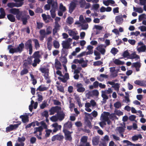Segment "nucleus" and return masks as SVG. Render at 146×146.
I'll return each mask as SVG.
<instances>
[{
	"label": "nucleus",
	"instance_id": "51",
	"mask_svg": "<svg viewBox=\"0 0 146 146\" xmlns=\"http://www.w3.org/2000/svg\"><path fill=\"white\" fill-rule=\"evenodd\" d=\"M114 106L115 108L119 109L121 108V104L120 102H117L114 104Z\"/></svg>",
	"mask_w": 146,
	"mask_h": 146
},
{
	"label": "nucleus",
	"instance_id": "1",
	"mask_svg": "<svg viewBox=\"0 0 146 146\" xmlns=\"http://www.w3.org/2000/svg\"><path fill=\"white\" fill-rule=\"evenodd\" d=\"M13 46L12 45H10L8 46V49L9 50V52L11 54L17 53H21L23 50L24 48V43H21L19 44L18 46L14 48H12Z\"/></svg>",
	"mask_w": 146,
	"mask_h": 146
},
{
	"label": "nucleus",
	"instance_id": "46",
	"mask_svg": "<svg viewBox=\"0 0 146 146\" xmlns=\"http://www.w3.org/2000/svg\"><path fill=\"white\" fill-rule=\"evenodd\" d=\"M39 70L42 73H45L49 72V69L47 68L41 67L39 69Z\"/></svg>",
	"mask_w": 146,
	"mask_h": 146
},
{
	"label": "nucleus",
	"instance_id": "9",
	"mask_svg": "<svg viewBox=\"0 0 146 146\" xmlns=\"http://www.w3.org/2000/svg\"><path fill=\"white\" fill-rule=\"evenodd\" d=\"M67 31L69 35L72 36V39L77 40L79 38V36L77 35L78 34L77 31L75 30L68 29Z\"/></svg>",
	"mask_w": 146,
	"mask_h": 146
},
{
	"label": "nucleus",
	"instance_id": "17",
	"mask_svg": "<svg viewBox=\"0 0 146 146\" xmlns=\"http://www.w3.org/2000/svg\"><path fill=\"white\" fill-rule=\"evenodd\" d=\"M61 108L58 106L53 107H52L49 110L50 114L52 115L54 114L55 113L58 112L59 110L61 109Z\"/></svg>",
	"mask_w": 146,
	"mask_h": 146
},
{
	"label": "nucleus",
	"instance_id": "63",
	"mask_svg": "<svg viewBox=\"0 0 146 146\" xmlns=\"http://www.w3.org/2000/svg\"><path fill=\"white\" fill-rule=\"evenodd\" d=\"M39 33L40 35L45 36L46 34V31L45 29H41L39 31Z\"/></svg>",
	"mask_w": 146,
	"mask_h": 146
},
{
	"label": "nucleus",
	"instance_id": "64",
	"mask_svg": "<svg viewBox=\"0 0 146 146\" xmlns=\"http://www.w3.org/2000/svg\"><path fill=\"white\" fill-rule=\"evenodd\" d=\"M48 104L46 102L44 101L40 105V108L41 109L44 108L48 106Z\"/></svg>",
	"mask_w": 146,
	"mask_h": 146
},
{
	"label": "nucleus",
	"instance_id": "2",
	"mask_svg": "<svg viewBox=\"0 0 146 146\" xmlns=\"http://www.w3.org/2000/svg\"><path fill=\"white\" fill-rule=\"evenodd\" d=\"M40 55L39 54V52L38 51H36L35 52L31 58H34L35 59L34 60V62L32 64V65L34 67H36L37 64H39L40 62L39 59Z\"/></svg>",
	"mask_w": 146,
	"mask_h": 146
},
{
	"label": "nucleus",
	"instance_id": "24",
	"mask_svg": "<svg viewBox=\"0 0 146 146\" xmlns=\"http://www.w3.org/2000/svg\"><path fill=\"white\" fill-rule=\"evenodd\" d=\"M106 93L103 91H102L101 96L103 98L102 102L103 103H106V100L108 99V97Z\"/></svg>",
	"mask_w": 146,
	"mask_h": 146
},
{
	"label": "nucleus",
	"instance_id": "21",
	"mask_svg": "<svg viewBox=\"0 0 146 146\" xmlns=\"http://www.w3.org/2000/svg\"><path fill=\"white\" fill-rule=\"evenodd\" d=\"M64 138L63 135H57L53 136L51 140L52 141H55L56 140H61Z\"/></svg>",
	"mask_w": 146,
	"mask_h": 146
},
{
	"label": "nucleus",
	"instance_id": "14",
	"mask_svg": "<svg viewBox=\"0 0 146 146\" xmlns=\"http://www.w3.org/2000/svg\"><path fill=\"white\" fill-rule=\"evenodd\" d=\"M57 7V3H55L52 6V9L50 11L51 15L52 17L54 18L55 17L56 14L55 10Z\"/></svg>",
	"mask_w": 146,
	"mask_h": 146
},
{
	"label": "nucleus",
	"instance_id": "25",
	"mask_svg": "<svg viewBox=\"0 0 146 146\" xmlns=\"http://www.w3.org/2000/svg\"><path fill=\"white\" fill-rule=\"evenodd\" d=\"M78 27H81V29L83 30H86L88 28V25L86 22L80 24V25H78Z\"/></svg>",
	"mask_w": 146,
	"mask_h": 146
},
{
	"label": "nucleus",
	"instance_id": "62",
	"mask_svg": "<svg viewBox=\"0 0 146 146\" xmlns=\"http://www.w3.org/2000/svg\"><path fill=\"white\" fill-rule=\"evenodd\" d=\"M58 90H59L60 92H64V87L61 86H56Z\"/></svg>",
	"mask_w": 146,
	"mask_h": 146
},
{
	"label": "nucleus",
	"instance_id": "26",
	"mask_svg": "<svg viewBox=\"0 0 146 146\" xmlns=\"http://www.w3.org/2000/svg\"><path fill=\"white\" fill-rule=\"evenodd\" d=\"M122 17L123 16L121 15L116 17L115 21L117 24H120L122 23L123 20Z\"/></svg>",
	"mask_w": 146,
	"mask_h": 146
},
{
	"label": "nucleus",
	"instance_id": "33",
	"mask_svg": "<svg viewBox=\"0 0 146 146\" xmlns=\"http://www.w3.org/2000/svg\"><path fill=\"white\" fill-rule=\"evenodd\" d=\"M85 22L86 21L84 19L83 16L82 15H81L79 17V21L76 22L75 23V24L77 25H80V24Z\"/></svg>",
	"mask_w": 146,
	"mask_h": 146
},
{
	"label": "nucleus",
	"instance_id": "54",
	"mask_svg": "<svg viewBox=\"0 0 146 146\" xmlns=\"http://www.w3.org/2000/svg\"><path fill=\"white\" fill-rule=\"evenodd\" d=\"M79 4L80 7L84 8L86 4V2L85 0H79Z\"/></svg>",
	"mask_w": 146,
	"mask_h": 146
},
{
	"label": "nucleus",
	"instance_id": "28",
	"mask_svg": "<svg viewBox=\"0 0 146 146\" xmlns=\"http://www.w3.org/2000/svg\"><path fill=\"white\" fill-rule=\"evenodd\" d=\"M125 125H124L123 126L119 127H117L116 131L117 133H123L125 131Z\"/></svg>",
	"mask_w": 146,
	"mask_h": 146
},
{
	"label": "nucleus",
	"instance_id": "10",
	"mask_svg": "<svg viewBox=\"0 0 146 146\" xmlns=\"http://www.w3.org/2000/svg\"><path fill=\"white\" fill-rule=\"evenodd\" d=\"M63 132L64 133L65 139L66 140L71 141L72 139L71 134L73 132H70L66 129H63Z\"/></svg>",
	"mask_w": 146,
	"mask_h": 146
},
{
	"label": "nucleus",
	"instance_id": "4",
	"mask_svg": "<svg viewBox=\"0 0 146 146\" xmlns=\"http://www.w3.org/2000/svg\"><path fill=\"white\" fill-rule=\"evenodd\" d=\"M24 0H14L16 2L15 3L11 2L8 3L7 6L10 8H13L14 7H19L21 6L23 4V1Z\"/></svg>",
	"mask_w": 146,
	"mask_h": 146
},
{
	"label": "nucleus",
	"instance_id": "55",
	"mask_svg": "<svg viewBox=\"0 0 146 146\" xmlns=\"http://www.w3.org/2000/svg\"><path fill=\"white\" fill-rule=\"evenodd\" d=\"M114 113L115 114L118 116L123 115V113L120 110H115Z\"/></svg>",
	"mask_w": 146,
	"mask_h": 146
},
{
	"label": "nucleus",
	"instance_id": "44",
	"mask_svg": "<svg viewBox=\"0 0 146 146\" xmlns=\"http://www.w3.org/2000/svg\"><path fill=\"white\" fill-rule=\"evenodd\" d=\"M44 78L47 80V83H49L50 82V77L49 76V72L44 74Z\"/></svg>",
	"mask_w": 146,
	"mask_h": 146
},
{
	"label": "nucleus",
	"instance_id": "48",
	"mask_svg": "<svg viewBox=\"0 0 146 146\" xmlns=\"http://www.w3.org/2000/svg\"><path fill=\"white\" fill-rule=\"evenodd\" d=\"M36 94L37 95L38 101L41 102L43 100V97L42 95V94L40 92H37Z\"/></svg>",
	"mask_w": 146,
	"mask_h": 146
},
{
	"label": "nucleus",
	"instance_id": "41",
	"mask_svg": "<svg viewBox=\"0 0 146 146\" xmlns=\"http://www.w3.org/2000/svg\"><path fill=\"white\" fill-rule=\"evenodd\" d=\"M8 19L11 22H14L15 21V18L14 16L11 14H9L7 15Z\"/></svg>",
	"mask_w": 146,
	"mask_h": 146
},
{
	"label": "nucleus",
	"instance_id": "40",
	"mask_svg": "<svg viewBox=\"0 0 146 146\" xmlns=\"http://www.w3.org/2000/svg\"><path fill=\"white\" fill-rule=\"evenodd\" d=\"M88 94L90 95H93L95 96H98L99 93L98 91L97 90H94L91 92H89Z\"/></svg>",
	"mask_w": 146,
	"mask_h": 146
},
{
	"label": "nucleus",
	"instance_id": "8",
	"mask_svg": "<svg viewBox=\"0 0 146 146\" xmlns=\"http://www.w3.org/2000/svg\"><path fill=\"white\" fill-rule=\"evenodd\" d=\"M25 46L26 49L29 50V54L31 55L33 52V46L32 45V41L31 39L28 40L25 43Z\"/></svg>",
	"mask_w": 146,
	"mask_h": 146
},
{
	"label": "nucleus",
	"instance_id": "29",
	"mask_svg": "<svg viewBox=\"0 0 146 146\" xmlns=\"http://www.w3.org/2000/svg\"><path fill=\"white\" fill-rule=\"evenodd\" d=\"M32 63V60L31 58H30L28 59L27 60L24 61L23 66L26 68L28 67Z\"/></svg>",
	"mask_w": 146,
	"mask_h": 146
},
{
	"label": "nucleus",
	"instance_id": "52",
	"mask_svg": "<svg viewBox=\"0 0 146 146\" xmlns=\"http://www.w3.org/2000/svg\"><path fill=\"white\" fill-rule=\"evenodd\" d=\"M40 125V126H41L43 128L46 129L47 128V125H46V123L43 121H42L40 122H39V126Z\"/></svg>",
	"mask_w": 146,
	"mask_h": 146
},
{
	"label": "nucleus",
	"instance_id": "30",
	"mask_svg": "<svg viewBox=\"0 0 146 146\" xmlns=\"http://www.w3.org/2000/svg\"><path fill=\"white\" fill-rule=\"evenodd\" d=\"M113 62L115 65L117 66L122 65L124 64V62L117 59H113Z\"/></svg>",
	"mask_w": 146,
	"mask_h": 146
},
{
	"label": "nucleus",
	"instance_id": "53",
	"mask_svg": "<svg viewBox=\"0 0 146 146\" xmlns=\"http://www.w3.org/2000/svg\"><path fill=\"white\" fill-rule=\"evenodd\" d=\"M52 28L50 26L48 27L46 29V35H49L50 34L52 31Z\"/></svg>",
	"mask_w": 146,
	"mask_h": 146
},
{
	"label": "nucleus",
	"instance_id": "39",
	"mask_svg": "<svg viewBox=\"0 0 146 146\" xmlns=\"http://www.w3.org/2000/svg\"><path fill=\"white\" fill-rule=\"evenodd\" d=\"M33 40L34 42L35 47L36 49V50L38 49L40 47V45L38 41L36 39H33Z\"/></svg>",
	"mask_w": 146,
	"mask_h": 146
},
{
	"label": "nucleus",
	"instance_id": "45",
	"mask_svg": "<svg viewBox=\"0 0 146 146\" xmlns=\"http://www.w3.org/2000/svg\"><path fill=\"white\" fill-rule=\"evenodd\" d=\"M87 137L86 136L82 137L80 139V143H88L87 142Z\"/></svg>",
	"mask_w": 146,
	"mask_h": 146
},
{
	"label": "nucleus",
	"instance_id": "58",
	"mask_svg": "<svg viewBox=\"0 0 146 146\" xmlns=\"http://www.w3.org/2000/svg\"><path fill=\"white\" fill-rule=\"evenodd\" d=\"M52 130L51 129H47L45 131L46 134L45 137H47L50 136V133L52 132Z\"/></svg>",
	"mask_w": 146,
	"mask_h": 146
},
{
	"label": "nucleus",
	"instance_id": "22",
	"mask_svg": "<svg viewBox=\"0 0 146 146\" xmlns=\"http://www.w3.org/2000/svg\"><path fill=\"white\" fill-rule=\"evenodd\" d=\"M52 126L54 128L53 131L54 132H56L58 130H60L62 126L61 125H58L57 123H55L52 125Z\"/></svg>",
	"mask_w": 146,
	"mask_h": 146
},
{
	"label": "nucleus",
	"instance_id": "34",
	"mask_svg": "<svg viewBox=\"0 0 146 146\" xmlns=\"http://www.w3.org/2000/svg\"><path fill=\"white\" fill-rule=\"evenodd\" d=\"M128 58L131 59H135L136 60H137L139 59V56L137 55L135 52H134L131 54H130L129 57Z\"/></svg>",
	"mask_w": 146,
	"mask_h": 146
},
{
	"label": "nucleus",
	"instance_id": "32",
	"mask_svg": "<svg viewBox=\"0 0 146 146\" xmlns=\"http://www.w3.org/2000/svg\"><path fill=\"white\" fill-rule=\"evenodd\" d=\"M94 47L90 45H88L87 47V49L88 50V51L86 52V55H89L92 54L93 53V48Z\"/></svg>",
	"mask_w": 146,
	"mask_h": 146
},
{
	"label": "nucleus",
	"instance_id": "49",
	"mask_svg": "<svg viewBox=\"0 0 146 146\" xmlns=\"http://www.w3.org/2000/svg\"><path fill=\"white\" fill-rule=\"evenodd\" d=\"M53 45L56 48H59L60 45L59 42L56 40H54L53 41Z\"/></svg>",
	"mask_w": 146,
	"mask_h": 146
},
{
	"label": "nucleus",
	"instance_id": "12",
	"mask_svg": "<svg viewBox=\"0 0 146 146\" xmlns=\"http://www.w3.org/2000/svg\"><path fill=\"white\" fill-rule=\"evenodd\" d=\"M21 123H19L14 125H10L9 126L6 128V131L7 132H9L16 129L21 124Z\"/></svg>",
	"mask_w": 146,
	"mask_h": 146
},
{
	"label": "nucleus",
	"instance_id": "43",
	"mask_svg": "<svg viewBox=\"0 0 146 146\" xmlns=\"http://www.w3.org/2000/svg\"><path fill=\"white\" fill-rule=\"evenodd\" d=\"M119 84L118 83H116L113 85L112 86V87L114 88L115 90H116L118 93L119 91Z\"/></svg>",
	"mask_w": 146,
	"mask_h": 146
},
{
	"label": "nucleus",
	"instance_id": "60",
	"mask_svg": "<svg viewBox=\"0 0 146 146\" xmlns=\"http://www.w3.org/2000/svg\"><path fill=\"white\" fill-rule=\"evenodd\" d=\"M59 9L61 11L64 12L66 11V7L64 6L62 3L60 4Z\"/></svg>",
	"mask_w": 146,
	"mask_h": 146
},
{
	"label": "nucleus",
	"instance_id": "19",
	"mask_svg": "<svg viewBox=\"0 0 146 146\" xmlns=\"http://www.w3.org/2000/svg\"><path fill=\"white\" fill-rule=\"evenodd\" d=\"M110 113L108 112H104L103 113H102L101 119H102L103 121H106L109 119V116Z\"/></svg>",
	"mask_w": 146,
	"mask_h": 146
},
{
	"label": "nucleus",
	"instance_id": "36",
	"mask_svg": "<svg viewBox=\"0 0 146 146\" xmlns=\"http://www.w3.org/2000/svg\"><path fill=\"white\" fill-rule=\"evenodd\" d=\"M47 87L45 86L44 85H40L36 89V91H44L47 90L48 89Z\"/></svg>",
	"mask_w": 146,
	"mask_h": 146
},
{
	"label": "nucleus",
	"instance_id": "6",
	"mask_svg": "<svg viewBox=\"0 0 146 146\" xmlns=\"http://www.w3.org/2000/svg\"><path fill=\"white\" fill-rule=\"evenodd\" d=\"M72 39L71 38H68L67 40L63 41L62 42V45L63 48H65L67 49L71 48V45Z\"/></svg>",
	"mask_w": 146,
	"mask_h": 146
},
{
	"label": "nucleus",
	"instance_id": "56",
	"mask_svg": "<svg viewBox=\"0 0 146 146\" xmlns=\"http://www.w3.org/2000/svg\"><path fill=\"white\" fill-rule=\"evenodd\" d=\"M80 48L79 47L76 48L75 50V51H74L71 54L72 56H75L76 55V53L79 52L80 50Z\"/></svg>",
	"mask_w": 146,
	"mask_h": 146
},
{
	"label": "nucleus",
	"instance_id": "13",
	"mask_svg": "<svg viewBox=\"0 0 146 146\" xmlns=\"http://www.w3.org/2000/svg\"><path fill=\"white\" fill-rule=\"evenodd\" d=\"M106 46H105L104 45L101 44L97 47L96 49L100 52L101 54H104L106 52Z\"/></svg>",
	"mask_w": 146,
	"mask_h": 146
},
{
	"label": "nucleus",
	"instance_id": "59",
	"mask_svg": "<svg viewBox=\"0 0 146 146\" xmlns=\"http://www.w3.org/2000/svg\"><path fill=\"white\" fill-rule=\"evenodd\" d=\"M125 99L123 100V102L128 103L130 102L129 97L128 96H125L124 97Z\"/></svg>",
	"mask_w": 146,
	"mask_h": 146
},
{
	"label": "nucleus",
	"instance_id": "7",
	"mask_svg": "<svg viewBox=\"0 0 146 146\" xmlns=\"http://www.w3.org/2000/svg\"><path fill=\"white\" fill-rule=\"evenodd\" d=\"M137 50L139 53L145 52L146 50V46L142 42L140 41L138 43Z\"/></svg>",
	"mask_w": 146,
	"mask_h": 146
},
{
	"label": "nucleus",
	"instance_id": "3",
	"mask_svg": "<svg viewBox=\"0 0 146 146\" xmlns=\"http://www.w3.org/2000/svg\"><path fill=\"white\" fill-rule=\"evenodd\" d=\"M56 74L62 77H58V79L64 83L66 82L69 79V74L68 73H66L64 75H63L61 71L58 70L56 72Z\"/></svg>",
	"mask_w": 146,
	"mask_h": 146
},
{
	"label": "nucleus",
	"instance_id": "42",
	"mask_svg": "<svg viewBox=\"0 0 146 146\" xmlns=\"http://www.w3.org/2000/svg\"><path fill=\"white\" fill-rule=\"evenodd\" d=\"M142 136L140 134L138 135H135L133 136L132 137V141H135L137 140L139 138H142Z\"/></svg>",
	"mask_w": 146,
	"mask_h": 146
},
{
	"label": "nucleus",
	"instance_id": "20",
	"mask_svg": "<svg viewBox=\"0 0 146 146\" xmlns=\"http://www.w3.org/2000/svg\"><path fill=\"white\" fill-rule=\"evenodd\" d=\"M134 83L141 86L146 87V81L136 80L134 81Z\"/></svg>",
	"mask_w": 146,
	"mask_h": 146
},
{
	"label": "nucleus",
	"instance_id": "18",
	"mask_svg": "<svg viewBox=\"0 0 146 146\" xmlns=\"http://www.w3.org/2000/svg\"><path fill=\"white\" fill-rule=\"evenodd\" d=\"M76 87L77 88V91L79 92L82 93L84 92L85 89L83 87V85L81 83H77Z\"/></svg>",
	"mask_w": 146,
	"mask_h": 146
},
{
	"label": "nucleus",
	"instance_id": "31",
	"mask_svg": "<svg viewBox=\"0 0 146 146\" xmlns=\"http://www.w3.org/2000/svg\"><path fill=\"white\" fill-rule=\"evenodd\" d=\"M72 123L71 121H68L65 123L64 125V129H70L72 128Z\"/></svg>",
	"mask_w": 146,
	"mask_h": 146
},
{
	"label": "nucleus",
	"instance_id": "61",
	"mask_svg": "<svg viewBox=\"0 0 146 146\" xmlns=\"http://www.w3.org/2000/svg\"><path fill=\"white\" fill-rule=\"evenodd\" d=\"M133 66L135 68H139L141 66V63L140 62H136L133 64Z\"/></svg>",
	"mask_w": 146,
	"mask_h": 146
},
{
	"label": "nucleus",
	"instance_id": "5",
	"mask_svg": "<svg viewBox=\"0 0 146 146\" xmlns=\"http://www.w3.org/2000/svg\"><path fill=\"white\" fill-rule=\"evenodd\" d=\"M10 13L16 15V18L17 19H21L20 16L22 14V12L19 11V9L16 8H12L10 9Z\"/></svg>",
	"mask_w": 146,
	"mask_h": 146
},
{
	"label": "nucleus",
	"instance_id": "35",
	"mask_svg": "<svg viewBox=\"0 0 146 146\" xmlns=\"http://www.w3.org/2000/svg\"><path fill=\"white\" fill-rule=\"evenodd\" d=\"M20 118L21 119L23 123H25L29 121L28 115H23L20 116Z\"/></svg>",
	"mask_w": 146,
	"mask_h": 146
},
{
	"label": "nucleus",
	"instance_id": "27",
	"mask_svg": "<svg viewBox=\"0 0 146 146\" xmlns=\"http://www.w3.org/2000/svg\"><path fill=\"white\" fill-rule=\"evenodd\" d=\"M76 6V3L74 2H72L70 4V5L69 7V12L70 13H71Z\"/></svg>",
	"mask_w": 146,
	"mask_h": 146
},
{
	"label": "nucleus",
	"instance_id": "11",
	"mask_svg": "<svg viewBox=\"0 0 146 146\" xmlns=\"http://www.w3.org/2000/svg\"><path fill=\"white\" fill-rule=\"evenodd\" d=\"M76 62L81 64L82 68H85L87 66L88 61L84 60L83 58H81L80 59H76Z\"/></svg>",
	"mask_w": 146,
	"mask_h": 146
},
{
	"label": "nucleus",
	"instance_id": "47",
	"mask_svg": "<svg viewBox=\"0 0 146 146\" xmlns=\"http://www.w3.org/2000/svg\"><path fill=\"white\" fill-rule=\"evenodd\" d=\"M34 131L33 133L34 134H36L37 132L42 131L43 129V128L41 126H39L38 127L34 128Z\"/></svg>",
	"mask_w": 146,
	"mask_h": 146
},
{
	"label": "nucleus",
	"instance_id": "57",
	"mask_svg": "<svg viewBox=\"0 0 146 146\" xmlns=\"http://www.w3.org/2000/svg\"><path fill=\"white\" fill-rule=\"evenodd\" d=\"M118 52V50L114 47L111 50V52L114 55H115Z\"/></svg>",
	"mask_w": 146,
	"mask_h": 146
},
{
	"label": "nucleus",
	"instance_id": "38",
	"mask_svg": "<svg viewBox=\"0 0 146 146\" xmlns=\"http://www.w3.org/2000/svg\"><path fill=\"white\" fill-rule=\"evenodd\" d=\"M61 64L59 61L57 59L55 60V67L57 70L61 69Z\"/></svg>",
	"mask_w": 146,
	"mask_h": 146
},
{
	"label": "nucleus",
	"instance_id": "23",
	"mask_svg": "<svg viewBox=\"0 0 146 146\" xmlns=\"http://www.w3.org/2000/svg\"><path fill=\"white\" fill-rule=\"evenodd\" d=\"M100 137L98 136H96L93 137L92 139V144L94 145H98L99 142Z\"/></svg>",
	"mask_w": 146,
	"mask_h": 146
},
{
	"label": "nucleus",
	"instance_id": "37",
	"mask_svg": "<svg viewBox=\"0 0 146 146\" xmlns=\"http://www.w3.org/2000/svg\"><path fill=\"white\" fill-rule=\"evenodd\" d=\"M133 10L139 13H142L143 11V10L142 8L141 7H137L134 6H133Z\"/></svg>",
	"mask_w": 146,
	"mask_h": 146
},
{
	"label": "nucleus",
	"instance_id": "50",
	"mask_svg": "<svg viewBox=\"0 0 146 146\" xmlns=\"http://www.w3.org/2000/svg\"><path fill=\"white\" fill-rule=\"evenodd\" d=\"M58 31V30L54 29H53L52 30L53 35V36L54 37L56 38L59 37V35L57 33Z\"/></svg>",
	"mask_w": 146,
	"mask_h": 146
},
{
	"label": "nucleus",
	"instance_id": "16",
	"mask_svg": "<svg viewBox=\"0 0 146 146\" xmlns=\"http://www.w3.org/2000/svg\"><path fill=\"white\" fill-rule=\"evenodd\" d=\"M64 114H59L58 116L56 115L52 116L50 118V120L53 122H55L57 121L59 117H61V118L60 119V120H62L64 118Z\"/></svg>",
	"mask_w": 146,
	"mask_h": 146
},
{
	"label": "nucleus",
	"instance_id": "15",
	"mask_svg": "<svg viewBox=\"0 0 146 146\" xmlns=\"http://www.w3.org/2000/svg\"><path fill=\"white\" fill-rule=\"evenodd\" d=\"M30 17L29 15H23L22 14L20 16L21 19L18 20H21L23 24L24 25H26L27 22V20L29 19Z\"/></svg>",
	"mask_w": 146,
	"mask_h": 146
}]
</instances>
